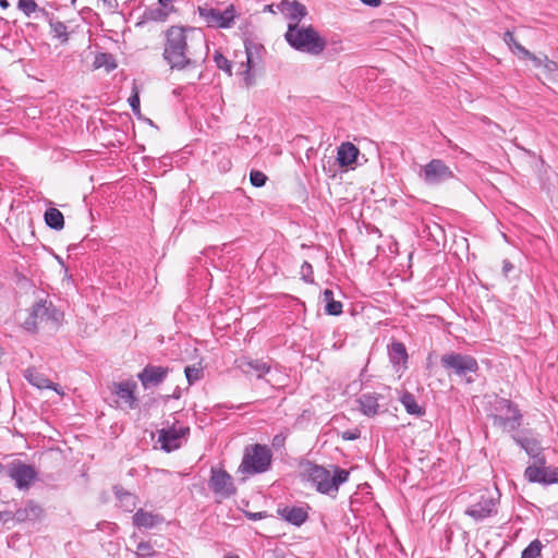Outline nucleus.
Here are the masks:
<instances>
[{"label":"nucleus","mask_w":558,"mask_h":558,"mask_svg":"<svg viewBox=\"0 0 558 558\" xmlns=\"http://www.w3.org/2000/svg\"><path fill=\"white\" fill-rule=\"evenodd\" d=\"M498 497L489 490H485L480 500L466 508L465 514L476 521L484 520L497 513Z\"/></svg>","instance_id":"nucleus-12"},{"label":"nucleus","mask_w":558,"mask_h":558,"mask_svg":"<svg viewBox=\"0 0 558 558\" xmlns=\"http://www.w3.org/2000/svg\"><path fill=\"white\" fill-rule=\"evenodd\" d=\"M173 0H159L158 3L159 5L166 8V9H171V11L173 10V7L170 5V3L172 2Z\"/></svg>","instance_id":"nucleus-50"},{"label":"nucleus","mask_w":558,"mask_h":558,"mask_svg":"<svg viewBox=\"0 0 558 558\" xmlns=\"http://www.w3.org/2000/svg\"><path fill=\"white\" fill-rule=\"evenodd\" d=\"M236 365L245 375H255L258 379L270 372V365L258 359L242 357L236 360Z\"/></svg>","instance_id":"nucleus-17"},{"label":"nucleus","mask_w":558,"mask_h":558,"mask_svg":"<svg viewBox=\"0 0 558 558\" xmlns=\"http://www.w3.org/2000/svg\"><path fill=\"white\" fill-rule=\"evenodd\" d=\"M0 4H1V7H2V8H7V7L9 5V3L7 2V0H2V1L0 2Z\"/></svg>","instance_id":"nucleus-54"},{"label":"nucleus","mask_w":558,"mask_h":558,"mask_svg":"<svg viewBox=\"0 0 558 558\" xmlns=\"http://www.w3.org/2000/svg\"><path fill=\"white\" fill-rule=\"evenodd\" d=\"M323 300L326 303L325 311L328 315L338 316L342 313V303L333 299V292L326 289L323 292Z\"/></svg>","instance_id":"nucleus-30"},{"label":"nucleus","mask_w":558,"mask_h":558,"mask_svg":"<svg viewBox=\"0 0 558 558\" xmlns=\"http://www.w3.org/2000/svg\"><path fill=\"white\" fill-rule=\"evenodd\" d=\"M286 436L282 434H278L272 438V447L280 448L284 445Z\"/></svg>","instance_id":"nucleus-46"},{"label":"nucleus","mask_w":558,"mask_h":558,"mask_svg":"<svg viewBox=\"0 0 558 558\" xmlns=\"http://www.w3.org/2000/svg\"><path fill=\"white\" fill-rule=\"evenodd\" d=\"M277 9L290 21L289 24L299 25L307 15L306 7L296 0H282Z\"/></svg>","instance_id":"nucleus-15"},{"label":"nucleus","mask_w":558,"mask_h":558,"mask_svg":"<svg viewBox=\"0 0 558 558\" xmlns=\"http://www.w3.org/2000/svg\"><path fill=\"white\" fill-rule=\"evenodd\" d=\"M306 476L318 493L335 497L340 485L348 482L350 472L337 465H332V471H330L322 465L311 463L306 469Z\"/></svg>","instance_id":"nucleus-2"},{"label":"nucleus","mask_w":558,"mask_h":558,"mask_svg":"<svg viewBox=\"0 0 558 558\" xmlns=\"http://www.w3.org/2000/svg\"><path fill=\"white\" fill-rule=\"evenodd\" d=\"M16 7L28 19L45 20L49 13L45 8H40L35 0H19Z\"/></svg>","instance_id":"nucleus-25"},{"label":"nucleus","mask_w":558,"mask_h":558,"mask_svg":"<svg viewBox=\"0 0 558 558\" xmlns=\"http://www.w3.org/2000/svg\"><path fill=\"white\" fill-rule=\"evenodd\" d=\"M135 389L136 384L126 380L116 384L113 391L130 409H135L137 407V398L134 395Z\"/></svg>","instance_id":"nucleus-20"},{"label":"nucleus","mask_w":558,"mask_h":558,"mask_svg":"<svg viewBox=\"0 0 558 558\" xmlns=\"http://www.w3.org/2000/svg\"><path fill=\"white\" fill-rule=\"evenodd\" d=\"M278 514L287 522L300 526L308 519L307 510L303 507L286 506L278 509Z\"/></svg>","instance_id":"nucleus-19"},{"label":"nucleus","mask_w":558,"mask_h":558,"mask_svg":"<svg viewBox=\"0 0 558 558\" xmlns=\"http://www.w3.org/2000/svg\"><path fill=\"white\" fill-rule=\"evenodd\" d=\"M514 269V266L513 264L508 260V259H505L502 262V275L508 278L509 277V274Z\"/></svg>","instance_id":"nucleus-45"},{"label":"nucleus","mask_w":558,"mask_h":558,"mask_svg":"<svg viewBox=\"0 0 558 558\" xmlns=\"http://www.w3.org/2000/svg\"><path fill=\"white\" fill-rule=\"evenodd\" d=\"M62 320L63 313L58 310L51 301L39 300L32 306L22 326L26 331L32 333L37 332L40 328L54 331L61 326Z\"/></svg>","instance_id":"nucleus-3"},{"label":"nucleus","mask_w":558,"mask_h":558,"mask_svg":"<svg viewBox=\"0 0 558 558\" xmlns=\"http://www.w3.org/2000/svg\"><path fill=\"white\" fill-rule=\"evenodd\" d=\"M543 69L547 77L551 81H558V63L556 61L550 60L548 57L543 59Z\"/></svg>","instance_id":"nucleus-38"},{"label":"nucleus","mask_w":558,"mask_h":558,"mask_svg":"<svg viewBox=\"0 0 558 558\" xmlns=\"http://www.w3.org/2000/svg\"><path fill=\"white\" fill-rule=\"evenodd\" d=\"M359 436L360 435H359V433L356 430L355 432L348 430V432H344L343 435H342L343 439H347V440H354Z\"/></svg>","instance_id":"nucleus-47"},{"label":"nucleus","mask_w":558,"mask_h":558,"mask_svg":"<svg viewBox=\"0 0 558 558\" xmlns=\"http://www.w3.org/2000/svg\"><path fill=\"white\" fill-rule=\"evenodd\" d=\"M301 277L304 281L312 283L314 281L313 267L308 262H304L301 266Z\"/></svg>","instance_id":"nucleus-41"},{"label":"nucleus","mask_w":558,"mask_h":558,"mask_svg":"<svg viewBox=\"0 0 558 558\" xmlns=\"http://www.w3.org/2000/svg\"><path fill=\"white\" fill-rule=\"evenodd\" d=\"M184 373L190 385L195 384L203 377V369L196 366H186Z\"/></svg>","instance_id":"nucleus-39"},{"label":"nucleus","mask_w":558,"mask_h":558,"mask_svg":"<svg viewBox=\"0 0 558 558\" xmlns=\"http://www.w3.org/2000/svg\"><path fill=\"white\" fill-rule=\"evenodd\" d=\"M129 104L134 113L140 112V97H138L137 93H135L134 95H132L129 98Z\"/></svg>","instance_id":"nucleus-44"},{"label":"nucleus","mask_w":558,"mask_h":558,"mask_svg":"<svg viewBox=\"0 0 558 558\" xmlns=\"http://www.w3.org/2000/svg\"><path fill=\"white\" fill-rule=\"evenodd\" d=\"M170 12H171V9H166L161 5H159L156 8L147 9L144 13V16L146 20H149V21L163 22L167 20Z\"/></svg>","instance_id":"nucleus-33"},{"label":"nucleus","mask_w":558,"mask_h":558,"mask_svg":"<svg viewBox=\"0 0 558 558\" xmlns=\"http://www.w3.org/2000/svg\"><path fill=\"white\" fill-rule=\"evenodd\" d=\"M95 69L104 68L107 72H111L117 68L116 59L111 53L99 52L95 56L94 63Z\"/></svg>","instance_id":"nucleus-32"},{"label":"nucleus","mask_w":558,"mask_h":558,"mask_svg":"<svg viewBox=\"0 0 558 558\" xmlns=\"http://www.w3.org/2000/svg\"><path fill=\"white\" fill-rule=\"evenodd\" d=\"M505 41L509 45L510 49L514 52V53H519L518 50L515 49V44H519L517 41V39L514 38V35L507 31L505 33Z\"/></svg>","instance_id":"nucleus-43"},{"label":"nucleus","mask_w":558,"mask_h":558,"mask_svg":"<svg viewBox=\"0 0 558 558\" xmlns=\"http://www.w3.org/2000/svg\"><path fill=\"white\" fill-rule=\"evenodd\" d=\"M357 403L360 405V410L364 415L375 416L379 410L378 396L376 393H362Z\"/></svg>","instance_id":"nucleus-27"},{"label":"nucleus","mask_w":558,"mask_h":558,"mask_svg":"<svg viewBox=\"0 0 558 558\" xmlns=\"http://www.w3.org/2000/svg\"><path fill=\"white\" fill-rule=\"evenodd\" d=\"M248 517L253 520H260L265 517L263 512L248 513Z\"/></svg>","instance_id":"nucleus-51"},{"label":"nucleus","mask_w":558,"mask_h":558,"mask_svg":"<svg viewBox=\"0 0 558 558\" xmlns=\"http://www.w3.org/2000/svg\"><path fill=\"white\" fill-rule=\"evenodd\" d=\"M208 485L215 495L223 499L236 493L231 475L222 469L211 468Z\"/></svg>","instance_id":"nucleus-11"},{"label":"nucleus","mask_w":558,"mask_h":558,"mask_svg":"<svg viewBox=\"0 0 558 558\" xmlns=\"http://www.w3.org/2000/svg\"><path fill=\"white\" fill-rule=\"evenodd\" d=\"M515 49L522 58L530 59L535 68H543V59L547 58L546 54L536 56L524 48L521 44H515Z\"/></svg>","instance_id":"nucleus-34"},{"label":"nucleus","mask_w":558,"mask_h":558,"mask_svg":"<svg viewBox=\"0 0 558 558\" xmlns=\"http://www.w3.org/2000/svg\"><path fill=\"white\" fill-rule=\"evenodd\" d=\"M543 547L539 539H534L523 549L521 558H539Z\"/></svg>","instance_id":"nucleus-35"},{"label":"nucleus","mask_w":558,"mask_h":558,"mask_svg":"<svg viewBox=\"0 0 558 558\" xmlns=\"http://www.w3.org/2000/svg\"><path fill=\"white\" fill-rule=\"evenodd\" d=\"M494 412L490 417L495 426L506 430H515L521 425L522 414L518 407L510 400L499 398L494 402Z\"/></svg>","instance_id":"nucleus-7"},{"label":"nucleus","mask_w":558,"mask_h":558,"mask_svg":"<svg viewBox=\"0 0 558 558\" xmlns=\"http://www.w3.org/2000/svg\"><path fill=\"white\" fill-rule=\"evenodd\" d=\"M513 439L534 461L544 458L541 442L536 438L513 436Z\"/></svg>","instance_id":"nucleus-26"},{"label":"nucleus","mask_w":558,"mask_h":558,"mask_svg":"<svg viewBox=\"0 0 558 558\" xmlns=\"http://www.w3.org/2000/svg\"><path fill=\"white\" fill-rule=\"evenodd\" d=\"M4 470V466L2 465V463L0 462V473Z\"/></svg>","instance_id":"nucleus-55"},{"label":"nucleus","mask_w":558,"mask_h":558,"mask_svg":"<svg viewBox=\"0 0 558 558\" xmlns=\"http://www.w3.org/2000/svg\"><path fill=\"white\" fill-rule=\"evenodd\" d=\"M198 14L206 25L213 28H230L236 16L232 4L228 5L223 11L208 5L198 7Z\"/></svg>","instance_id":"nucleus-8"},{"label":"nucleus","mask_w":558,"mask_h":558,"mask_svg":"<svg viewBox=\"0 0 558 558\" xmlns=\"http://www.w3.org/2000/svg\"><path fill=\"white\" fill-rule=\"evenodd\" d=\"M360 154L359 148L350 143L344 142L337 148V162L340 167H349L356 161Z\"/></svg>","instance_id":"nucleus-22"},{"label":"nucleus","mask_w":558,"mask_h":558,"mask_svg":"<svg viewBox=\"0 0 558 558\" xmlns=\"http://www.w3.org/2000/svg\"><path fill=\"white\" fill-rule=\"evenodd\" d=\"M266 180H267V177L265 175V173H263L260 171L253 170L250 173V181H251L252 185L255 187L264 186L266 183Z\"/></svg>","instance_id":"nucleus-40"},{"label":"nucleus","mask_w":558,"mask_h":558,"mask_svg":"<svg viewBox=\"0 0 558 558\" xmlns=\"http://www.w3.org/2000/svg\"><path fill=\"white\" fill-rule=\"evenodd\" d=\"M272 463V451L267 445L253 444L244 448L242 461L238 473L244 480L248 476L262 474L270 470Z\"/></svg>","instance_id":"nucleus-5"},{"label":"nucleus","mask_w":558,"mask_h":558,"mask_svg":"<svg viewBox=\"0 0 558 558\" xmlns=\"http://www.w3.org/2000/svg\"><path fill=\"white\" fill-rule=\"evenodd\" d=\"M119 506L126 512H132L137 505V497L120 486L113 488Z\"/></svg>","instance_id":"nucleus-28"},{"label":"nucleus","mask_w":558,"mask_h":558,"mask_svg":"<svg viewBox=\"0 0 558 558\" xmlns=\"http://www.w3.org/2000/svg\"><path fill=\"white\" fill-rule=\"evenodd\" d=\"M137 558H153L157 555L150 542H140L135 551Z\"/></svg>","instance_id":"nucleus-36"},{"label":"nucleus","mask_w":558,"mask_h":558,"mask_svg":"<svg viewBox=\"0 0 558 558\" xmlns=\"http://www.w3.org/2000/svg\"><path fill=\"white\" fill-rule=\"evenodd\" d=\"M45 21L50 27L51 38L58 40L61 45H66L70 40L71 34L74 33V29L70 28V26L64 22L58 20L51 12L47 14Z\"/></svg>","instance_id":"nucleus-16"},{"label":"nucleus","mask_w":558,"mask_h":558,"mask_svg":"<svg viewBox=\"0 0 558 558\" xmlns=\"http://www.w3.org/2000/svg\"><path fill=\"white\" fill-rule=\"evenodd\" d=\"M440 364L449 375L453 374L463 377L468 383L473 381V378L469 377V375L475 374L478 371V363L475 357L458 352L444 354L440 359Z\"/></svg>","instance_id":"nucleus-6"},{"label":"nucleus","mask_w":558,"mask_h":558,"mask_svg":"<svg viewBox=\"0 0 558 558\" xmlns=\"http://www.w3.org/2000/svg\"><path fill=\"white\" fill-rule=\"evenodd\" d=\"M133 525L138 529H153L162 523L163 518L160 514L138 509L133 518Z\"/></svg>","instance_id":"nucleus-21"},{"label":"nucleus","mask_w":558,"mask_h":558,"mask_svg":"<svg viewBox=\"0 0 558 558\" xmlns=\"http://www.w3.org/2000/svg\"><path fill=\"white\" fill-rule=\"evenodd\" d=\"M201 31L171 26L166 33L163 58L171 69L183 70L196 63V48L205 47Z\"/></svg>","instance_id":"nucleus-1"},{"label":"nucleus","mask_w":558,"mask_h":558,"mask_svg":"<svg viewBox=\"0 0 558 558\" xmlns=\"http://www.w3.org/2000/svg\"><path fill=\"white\" fill-rule=\"evenodd\" d=\"M215 62L217 66L229 74H231V64L227 58H225L222 54L218 53L215 56Z\"/></svg>","instance_id":"nucleus-42"},{"label":"nucleus","mask_w":558,"mask_h":558,"mask_svg":"<svg viewBox=\"0 0 558 558\" xmlns=\"http://www.w3.org/2000/svg\"><path fill=\"white\" fill-rule=\"evenodd\" d=\"M252 69H253L252 53L246 48V70L243 73L244 74L243 81H244L246 87H250L255 84V76L252 73Z\"/></svg>","instance_id":"nucleus-37"},{"label":"nucleus","mask_w":558,"mask_h":558,"mask_svg":"<svg viewBox=\"0 0 558 558\" xmlns=\"http://www.w3.org/2000/svg\"><path fill=\"white\" fill-rule=\"evenodd\" d=\"M189 432V428L180 427H171V428H163L160 430L159 434V442L161 444V448L170 452L172 450H175L180 447V440L185 435V433Z\"/></svg>","instance_id":"nucleus-18"},{"label":"nucleus","mask_w":558,"mask_h":558,"mask_svg":"<svg viewBox=\"0 0 558 558\" xmlns=\"http://www.w3.org/2000/svg\"><path fill=\"white\" fill-rule=\"evenodd\" d=\"M24 377L32 386L37 387L38 389H52L60 393L57 386L35 367L26 368L24 371Z\"/></svg>","instance_id":"nucleus-23"},{"label":"nucleus","mask_w":558,"mask_h":558,"mask_svg":"<svg viewBox=\"0 0 558 558\" xmlns=\"http://www.w3.org/2000/svg\"><path fill=\"white\" fill-rule=\"evenodd\" d=\"M104 4L107 5L110 10H114L119 5L117 0H104Z\"/></svg>","instance_id":"nucleus-49"},{"label":"nucleus","mask_w":558,"mask_h":558,"mask_svg":"<svg viewBox=\"0 0 558 558\" xmlns=\"http://www.w3.org/2000/svg\"><path fill=\"white\" fill-rule=\"evenodd\" d=\"M388 353L390 362L397 371L401 367H405L408 361V352L405 345L402 342L395 341L388 347Z\"/></svg>","instance_id":"nucleus-24"},{"label":"nucleus","mask_w":558,"mask_h":558,"mask_svg":"<svg viewBox=\"0 0 558 558\" xmlns=\"http://www.w3.org/2000/svg\"><path fill=\"white\" fill-rule=\"evenodd\" d=\"M7 474L15 482L20 489L28 488L31 483L36 478L37 473L32 465L21 461H14L7 468Z\"/></svg>","instance_id":"nucleus-13"},{"label":"nucleus","mask_w":558,"mask_h":558,"mask_svg":"<svg viewBox=\"0 0 558 558\" xmlns=\"http://www.w3.org/2000/svg\"><path fill=\"white\" fill-rule=\"evenodd\" d=\"M31 509H32L33 512H36V511L39 512L40 511V508L38 506H36V505H32Z\"/></svg>","instance_id":"nucleus-52"},{"label":"nucleus","mask_w":558,"mask_h":558,"mask_svg":"<svg viewBox=\"0 0 558 558\" xmlns=\"http://www.w3.org/2000/svg\"><path fill=\"white\" fill-rule=\"evenodd\" d=\"M284 38L295 50L314 56L322 53L326 47L325 39L313 26L288 24Z\"/></svg>","instance_id":"nucleus-4"},{"label":"nucleus","mask_w":558,"mask_h":558,"mask_svg":"<svg viewBox=\"0 0 558 558\" xmlns=\"http://www.w3.org/2000/svg\"><path fill=\"white\" fill-rule=\"evenodd\" d=\"M169 373L168 367L146 365L137 375L138 380L145 389L160 385Z\"/></svg>","instance_id":"nucleus-14"},{"label":"nucleus","mask_w":558,"mask_h":558,"mask_svg":"<svg viewBox=\"0 0 558 558\" xmlns=\"http://www.w3.org/2000/svg\"><path fill=\"white\" fill-rule=\"evenodd\" d=\"M524 477L530 483L543 485L558 484V468L546 465V458H538L524 471Z\"/></svg>","instance_id":"nucleus-9"},{"label":"nucleus","mask_w":558,"mask_h":558,"mask_svg":"<svg viewBox=\"0 0 558 558\" xmlns=\"http://www.w3.org/2000/svg\"><path fill=\"white\" fill-rule=\"evenodd\" d=\"M45 221L53 230H61L64 227L63 214L57 208H48L45 211Z\"/></svg>","instance_id":"nucleus-31"},{"label":"nucleus","mask_w":558,"mask_h":558,"mask_svg":"<svg viewBox=\"0 0 558 558\" xmlns=\"http://www.w3.org/2000/svg\"><path fill=\"white\" fill-rule=\"evenodd\" d=\"M225 558H239V556L234 555V556H227Z\"/></svg>","instance_id":"nucleus-56"},{"label":"nucleus","mask_w":558,"mask_h":558,"mask_svg":"<svg viewBox=\"0 0 558 558\" xmlns=\"http://www.w3.org/2000/svg\"><path fill=\"white\" fill-rule=\"evenodd\" d=\"M421 177L428 185H438L452 179V170L441 160L432 159L426 163L421 172Z\"/></svg>","instance_id":"nucleus-10"},{"label":"nucleus","mask_w":558,"mask_h":558,"mask_svg":"<svg viewBox=\"0 0 558 558\" xmlns=\"http://www.w3.org/2000/svg\"><path fill=\"white\" fill-rule=\"evenodd\" d=\"M400 402L409 414L422 416L425 413L424 408L416 402L415 397L411 392H403L400 397Z\"/></svg>","instance_id":"nucleus-29"},{"label":"nucleus","mask_w":558,"mask_h":558,"mask_svg":"<svg viewBox=\"0 0 558 558\" xmlns=\"http://www.w3.org/2000/svg\"><path fill=\"white\" fill-rule=\"evenodd\" d=\"M361 2L372 8H377L381 4V0H361Z\"/></svg>","instance_id":"nucleus-48"},{"label":"nucleus","mask_w":558,"mask_h":558,"mask_svg":"<svg viewBox=\"0 0 558 558\" xmlns=\"http://www.w3.org/2000/svg\"><path fill=\"white\" fill-rule=\"evenodd\" d=\"M265 10H266V11H269V12H272V13L275 12V11H274V5H272V4L266 5Z\"/></svg>","instance_id":"nucleus-53"}]
</instances>
